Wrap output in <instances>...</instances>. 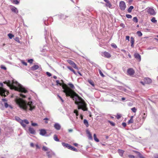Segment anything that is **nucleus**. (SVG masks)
I'll return each instance as SVG.
<instances>
[{
    "label": "nucleus",
    "instance_id": "f257e3e1",
    "mask_svg": "<svg viewBox=\"0 0 158 158\" xmlns=\"http://www.w3.org/2000/svg\"><path fill=\"white\" fill-rule=\"evenodd\" d=\"M62 88L64 89L63 92L65 94L66 96H70L74 101L75 103L78 106V109H81L84 111L87 110L86 104L81 98L77 95H74L75 93L66 84H64L62 86Z\"/></svg>",
    "mask_w": 158,
    "mask_h": 158
},
{
    "label": "nucleus",
    "instance_id": "f03ea898",
    "mask_svg": "<svg viewBox=\"0 0 158 158\" xmlns=\"http://www.w3.org/2000/svg\"><path fill=\"white\" fill-rule=\"evenodd\" d=\"M15 100L16 104L24 110H29L31 111L35 109V106L33 105V103L31 101L27 103L26 101L18 97H17Z\"/></svg>",
    "mask_w": 158,
    "mask_h": 158
},
{
    "label": "nucleus",
    "instance_id": "7ed1b4c3",
    "mask_svg": "<svg viewBox=\"0 0 158 158\" xmlns=\"http://www.w3.org/2000/svg\"><path fill=\"white\" fill-rule=\"evenodd\" d=\"M4 83L10 87L12 89L24 93L27 92V91L22 85L14 80H13L12 82L8 80L7 81L4 82Z\"/></svg>",
    "mask_w": 158,
    "mask_h": 158
},
{
    "label": "nucleus",
    "instance_id": "20e7f679",
    "mask_svg": "<svg viewBox=\"0 0 158 158\" xmlns=\"http://www.w3.org/2000/svg\"><path fill=\"white\" fill-rule=\"evenodd\" d=\"M119 7L122 10H124L126 7V5L124 1H121L119 3Z\"/></svg>",
    "mask_w": 158,
    "mask_h": 158
},
{
    "label": "nucleus",
    "instance_id": "39448f33",
    "mask_svg": "<svg viewBox=\"0 0 158 158\" xmlns=\"http://www.w3.org/2000/svg\"><path fill=\"white\" fill-rule=\"evenodd\" d=\"M147 12L152 15H156V13L154 9L149 8L147 10Z\"/></svg>",
    "mask_w": 158,
    "mask_h": 158
},
{
    "label": "nucleus",
    "instance_id": "423d86ee",
    "mask_svg": "<svg viewBox=\"0 0 158 158\" xmlns=\"http://www.w3.org/2000/svg\"><path fill=\"white\" fill-rule=\"evenodd\" d=\"M127 74L131 76L133 75L135 72L132 68L128 69L127 70Z\"/></svg>",
    "mask_w": 158,
    "mask_h": 158
},
{
    "label": "nucleus",
    "instance_id": "0eeeda50",
    "mask_svg": "<svg viewBox=\"0 0 158 158\" xmlns=\"http://www.w3.org/2000/svg\"><path fill=\"white\" fill-rule=\"evenodd\" d=\"M67 62L71 65L74 68L78 69V68L76 64L73 61L71 60H68Z\"/></svg>",
    "mask_w": 158,
    "mask_h": 158
},
{
    "label": "nucleus",
    "instance_id": "6e6552de",
    "mask_svg": "<svg viewBox=\"0 0 158 158\" xmlns=\"http://www.w3.org/2000/svg\"><path fill=\"white\" fill-rule=\"evenodd\" d=\"M25 123L26 124H28L29 123V122L27 119H25L23 120L22 123L20 124L23 128H25L26 126V125L25 124Z\"/></svg>",
    "mask_w": 158,
    "mask_h": 158
},
{
    "label": "nucleus",
    "instance_id": "1a4fd4ad",
    "mask_svg": "<svg viewBox=\"0 0 158 158\" xmlns=\"http://www.w3.org/2000/svg\"><path fill=\"white\" fill-rule=\"evenodd\" d=\"M102 54H103L102 55V56L106 58H110L111 56V55L110 53L106 52H104L102 53Z\"/></svg>",
    "mask_w": 158,
    "mask_h": 158
},
{
    "label": "nucleus",
    "instance_id": "9d476101",
    "mask_svg": "<svg viewBox=\"0 0 158 158\" xmlns=\"http://www.w3.org/2000/svg\"><path fill=\"white\" fill-rule=\"evenodd\" d=\"M134 56L138 61H140L141 60V56L138 53H135L134 54Z\"/></svg>",
    "mask_w": 158,
    "mask_h": 158
},
{
    "label": "nucleus",
    "instance_id": "9b49d317",
    "mask_svg": "<svg viewBox=\"0 0 158 158\" xmlns=\"http://www.w3.org/2000/svg\"><path fill=\"white\" fill-rule=\"evenodd\" d=\"M46 153L48 158H51L52 156L54 154L52 151H48Z\"/></svg>",
    "mask_w": 158,
    "mask_h": 158
},
{
    "label": "nucleus",
    "instance_id": "f8f14e48",
    "mask_svg": "<svg viewBox=\"0 0 158 158\" xmlns=\"http://www.w3.org/2000/svg\"><path fill=\"white\" fill-rule=\"evenodd\" d=\"M145 83L146 84H150L152 82V80L149 78L146 77L144 79Z\"/></svg>",
    "mask_w": 158,
    "mask_h": 158
},
{
    "label": "nucleus",
    "instance_id": "ddd939ff",
    "mask_svg": "<svg viewBox=\"0 0 158 158\" xmlns=\"http://www.w3.org/2000/svg\"><path fill=\"white\" fill-rule=\"evenodd\" d=\"M54 128L57 130H59L60 129L61 126L58 123H56L54 125Z\"/></svg>",
    "mask_w": 158,
    "mask_h": 158
},
{
    "label": "nucleus",
    "instance_id": "4468645a",
    "mask_svg": "<svg viewBox=\"0 0 158 158\" xmlns=\"http://www.w3.org/2000/svg\"><path fill=\"white\" fill-rule=\"evenodd\" d=\"M46 133V131L44 129H42L40 130V135L42 136L45 135Z\"/></svg>",
    "mask_w": 158,
    "mask_h": 158
},
{
    "label": "nucleus",
    "instance_id": "2eb2a0df",
    "mask_svg": "<svg viewBox=\"0 0 158 158\" xmlns=\"http://www.w3.org/2000/svg\"><path fill=\"white\" fill-rule=\"evenodd\" d=\"M29 131L32 134H35V131L33 128L30 127L29 128Z\"/></svg>",
    "mask_w": 158,
    "mask_h": 158
},
{
    "label": "nucleus",
    "instance_id": "dca6fc26",
    "mask_svg": "<svg viewBox=\"0 0 158 158\" xmlns=\"http://www.w3.org/2000/svg\"><path fill=\"white\" fill-rule=\"evenodd\" d=\"M62 144L64 147L66 148L69 149L71 145L68 143L62 142Z\"/></svg>",
    "mask_w": 158,
    "mask_h": 158
},
{
    "label": "nucleus",
    "instance_id": "f3484780",
    "mask_svg": "<svg viewBox=\"0 0 158 158\" xmlns=\"http://www.w3.org/2000/svg\"><path fill=\"white\" fill-rule=\"evenodd\" d=\"M39 68V67L38 65H34L31 67V69L32 70L34 71L38 69Z\"/></svg>",
    "mask_w": 158,
    "mask_h": 158
},
{
    "label": "nucleus",
    "instance_id": "a211bd4d",
    "mask_svg": "<svg viewBox=\"0 0 158 158\" xmlns=\"http://www.w3.org/2000/svg\"><path fill=\"white\" fill-rule=\"evenodd\" d=\"M11 10L12 12L17 14L18 12V10L17 8L14 6H13L11 8Z\"/></svg>",
    "mask_w": 158,
    "mask_h": 158
},
{
    "label": "nucleus",
    "instance_id": "6ab92c4d",
    "mask_svg": "<svg viewBox=\"0 0 158 158\" xmlns=\"http://www.w3.org/2000/svg\"><path fill=\"white\" fill-rule=\"evenodd\" d=\"M130 42H131V47L132 48H133L134 47V43L135 42V40H134V38L132 37H131V38Z\"/></svg>",
    "mask_w": 158,
    "mask_h": 158
},
{
    "label": "nucleus",
    "instance_id": "aec40b11",
    "mask_svg": "<svg viewBox=\"0 0 158 158\" xmlns=\"http://www.w3.org/2000/svg\"><path fill=\"white\" fill-rule=\"evenodd\" d=\"M15 119L20 123H22L23 120L21 119L19 117H15Z\"/></svg>",
    "mask_w": 158,
    "mask_h": 158
},
{
    "label": "nucleus",
    "instance_id": "412c9836",
    "mask_svg": "<svg viewBox=\"0 0 158 158\" xmlns=\"http://www.w3.org/2000/svg\"><path fill=\"white\" fill-rule=\"evenodd\" d=\"M86 131L87 134H88V137L89 139H90L92 140L93 138L92 137V135L90 132L88 130H87Z\"/></svg>",
    "mask_w": 158,
    "mask_h": 158
},
{
    "label": "nucleus",
    "instance_id": "4be33fe9",
    "mask_svg": "<svg viewBox=\"0 0 158 158\" xmlns=\"http://www.w3.org/2000/svg\"><path fill=\"white\" fill-rule=\"evenodd\" d=\"M118 152L119 153L120 156H122L123 155V154L124 152V151H123V150H122L118 149Z\"/></svg>",
    "mask_w": 158,
    "mask_h": 158
},
{
    "label": "nucleus",
    "instance_id": "5701e85b",
    "mask_svg": "<svg viewBox=\"0 0 158 158\" xmlns=\"http://www.w3.org/2000/svg\"><path fill=\"white\" fill-rule=\"evenodd\" d=\"M67 68L70 71L73 72L74 74L76 75L77 74L76 72L71 67L67 66Z\"/></svg>",
    "mask_w": 158,
    "mask_h": 158
},
{
    "label": "nucleus",
    "instance_id": "b1692460",
    "mask_svg": "<svg viewBox=\"0 0 158 158\" xmlns=\"http://www.w3.org/2000/svg\"><path fill=\"white\" fill-rule=\"evenodd\" d=\"M84 123L86 126V127H88L89 126V125L88 122L86 119H85L84 120Z\"/></svg>",
    "mask_w": 158,
    "mask_h": 158
},
{
    "label": "nucleus",
    "instance_id": "393cba45",
    "mask_svg": "<svg viewBox=\"0 0 158 158\" xmlns=\"http://www.w3.org/2000/svg\"><path fill=\"white\" fill-rule=\"evenodd\" d=\"M69 149L76 152L78 151V150L76 148L72 147L71 146L70 147Z\"/></svg>",
    "mask_w": 158,
    "mask_h": 158
},
{
    "label": "nucleus",
    "instance_id": "a878e982",
    "mask_svg": "<svg viewBox=\"0 0 158 158\" xmlns=\"http://www.w3.org/2000/svg\"><path fill=\"white\" fill-rule=\"evenodd\" d=\"M94 140L96 142H99V140L97 138L96 135L95 134H94Z\"/></svg>",
    "mask_w": 158,
    "mask_h": 158
},
{
    "label": "nucleus",
    "instance_id": "bb28decb",
    "mask_svg": "<svg viewBox=\"0 0 158 158\" xmlns=\"http://www.w3.org/2000/svg\"><path fill=\"white\" fill-rule=\"evenodd\" d=\"M134 8V7L133 6H131L128 8L127 10V11L129 13H131V12L132 10Z\"/></svg>",
    "mask_w": 158,
    "mask_h": 158
},
{
    "label": "nucleus",
    "instance_id": "cd10ccee",
    "mask_svg": "<svg viewBox=\"0 0 158 158\" xmlns=\"http://www.w3.org/2000/svg\"><path fill=\"white\" fill-rule=\"evenodd\" d=\"M53 138L54 140L58 142L59 141V139L57 138V136L56 135H54Z\"/></svg>",
    "mask_w": 158,
    "mask_h": 158
},
{
    "label": "nucleus",
    "instance_id": "c85d7f7f",
    "mask_svg": "<svg viewBox=\"0 0 158 158\" xmlns=\"http://www.w3.org/2000/svg\"><path fill=\"white\" fill-rule=\"evenodd\" d=\"M151 21L153 23H156L157 22V20L156 19V18L154 17H153L151 19Z\"/></svg>",
    "mask_w": 158,
    "mask_h": 158
},
{
    "label": "nucleus",
    "instance_id": "c756f323",
    "mask_svg": "<svg viewBox=\"0 0 158 158\" xmlns=\"http://www.w3.org/2000/svg\"><path fill=\"white\" fill-rule=\"evenodd\" d=\"M4 91V89L0 87V95L3 96V94H3V93H2V92Z\"/></svg>",
    "mask_w": 158,
    "mask_h": 158
},
{
    "label": "nucleus",
    "instance_id": "7c9ffc66",
    "mask_svg": "<svg viewBox=\"0 0 158 158\" xmlns=\"http://www.w3.org/2000/svg\"><path fill=\"white\" fill-rule=\"evenodd\" d=\"M50 36H51V37L52 40L53 42H55V41H56V42H57V40L56 39V38L54 37H52L51 35V34H50Z\"/></svg>",
    "mask_w": 158,
    "mask_h": 158
},
{
    "label": "nucleus",
    "instance_id": "2f4dec72",
    "mask_svg": "<svg viewBox=\"0 0 158 158\" xmlns=\"http://www.w3.org/2000/svg\"><path fill=\"white\" fill-rule=\"evenodd\" d=\"M67 16H66V15H60V18L61 19H65L66 17H67Z\"/></svg>",
    "mask_w": 158,
    "mask_h": 158
},
{
    "label": "nucleus",
    "instance_id": "473e14b6",
    "mask_svg": "<svg viewBox=\"0 0 158 158\" xmlns=\"http://www.w3.org/2000/svg\"><path fill=\"white\" fill-rule=\"evenodd\" d=\"M68 85L72 89H74L75 88L74 85L72 83H69L68 84Z\"/></svg>",
    "mask_w": 158,
    "mask_h": 158
},
{
    "label": "nucleus",
    "instance_id": "72a5a7b5",
    "mask_svg": "<svg viewBox=\"0 0 158 158\" xmlns=\"http://www.w3.org/2000/svg\"><path fill=\"white\" fill-rule=\"evenodd\" d=\"M147 116L146 114L145 113H144L142 115V119L144 121L145 120V118H146V117Z\"/></svg>",
    "mask_w": 158,
    "mask_h": 158
},
{
    "label": "nucleus",
    "instance_id": "f704fd0d",
    "mask_svg": "<svg viewBox=\"0 0 158 158\" xmlns=\"http://www.w3.org/2000/svg\"><path fill=\"white\" fill-rule=\"evenodd\" d=\"M133 21L135 23H137L138 22V20L136 17H134L133 19Z\"/></svg>",
    "mask_w": 158,
    "mask_h": 158
},
{
    "label": "nucleus",
    "instance_id": "c9c22d12",
    "mask_svg": "<svg viewBox=\"0 0 158 158\" xmlns=\"http://www.w3.org/2000/svg\"><path fill=\"white\" fill-rule=\"evenodd\" d=\"M88 81L89 83L90 84L92 85L93 86H94V85L93 81L90 80H89Z\"/></svg>",
    "mask_w": 158,
    "mask_h": 158
},
{
    "label": "nucleus",
    "instance_id": "e433bc0d",
    "mask_svg": "<svg viewBox=\"0 0 158 158\" xmlns=\"http://www.w3.org/2000/svg\"><path fill=\"white\" fill-rule=\"evenodd\" d=\"M8 36H9V38L11 39L13 37H14V35L11 34H10V33H9L8 34Z\"/></svg>",
    "mask_w": 158,
    "mask_h": 158
},
{
    "label": "nucleus",
    "instance_id": "4c0bfd02",
    "mask_svg": "<svg viewBox=\"0 0 158 158\" xmlns=\"http://www.w3.org/2000/svg\"><path fill=\"white\" fill-rule=\"evenodd\" d=\"M137 34L139 36H141L142 35V34L140 31H138L137 32Z\"/></svg>",
    "mask_w": 158,
    "mask_h": 158
},
{
    "label": "nucleus",
    "instance_id": "58836bf2",
    "mask_svg": "<svg viewBox=\"0 0 158 158\" xmlns=\"http://www.w3.org/2000/svg\"><path fill=\"white\" fill-rule=\"evenodd\" d=\"M131 110L134 113L136 112L137 111V109L135 107L131 108Z\"/></svg>",
    "mask_w": 158,
    "mask_h": 158
},
{
    "label": "nucleus",
    "instance_id": "ea45409f",
    "mask_svg": "<svg viewBox=\"0 0 158 158\" xmlns=\"http://www.w3.org/2000/svg\"><path fill=\"white\" fill-rule=\"evenodd\" d=\"M21 62L22 64L25 66H27V64L26 62H24L23 60H21Z\"/></svg>",
    "mask_w": 158,
    "mask_h": 158
},
{
    "label": "nucleus",
    "instance_id": "a19ab883",
    "mask_svg": "<svg viewBox=\"0 0 158 158\" xmlns=\"http://www.w3.org/2000/svg\"><path fill=\"white\" fill-rule=\"evenodd\" d=\"M126 16L127 18L128 19H131L132 18V16L131 15L129 14H126Z\"/></svg>",
    "mask_w": 158,
    "mask_h": 158
},
{
    "label": "nucleus",
    "instance_id": "79ce46f5",
    "mask_svg": "<svg viewBox=\"0 0 158 158\" xmlns=\"http://www.w3.org/2000/svg\"><path fill=\"white\" fill-rule=\"evenodd\" d=\"M108 122L110 124L113 126H115V123H113V122H112V121H108Z\"/></svg>",
    "mask_w": 158,
    "mask_h": 158
},
{
    "label": "nucleus",
    "instance_id": "37998d69",
    "mask_svg": "<svg viewBox=\"0 0 158 158\" xmlns=\"http://www.w3.org/2000/svg\"><path fill=\"white\" fill-rule=\"evenodd\" d=\"M111 46H112V47L114 48H117V46H116V45L114 43H112V44H111Z\"/></svg>",
    "mask_w": 158,
    "mask_h": 158
},
{
    "label": "nucleus",
    "instance_id": "c03bdc74",
    "mask_svg": "<svg viewBox=\"0 0 158 158\" xmlns=\"http://www.w3.org/2000/svg\"><path fill=\"white\" fill-rule=\"evenodd\" d=\"M134 121L133 119H130L128 121V124H130L133 123Z\"/></svg>",
    "mask_w": 158,
    "mask_h": 158
},
{
    "label": "nucleus",
    "instance_id": "a18cd8bd",
    "mask_svg": "<svg viewBox=\"0 0 158 158\" xmlns=\"http://www.w3.org/2000/svg\"><path fill=\"white\" fill-rule=\"evenodd\" d=\"M99 72L100 75L102 77H104L105 76L102 73V72L100 70H99Z\"/></svg>",
    "mask_w": 158,
    "mask_h": 158
},
{
    "label": "nucleus",
    "instance_id": "49530a36",
    "mask_svg": "<svg viewBox=\"0 0 158 158\" xmlns=\"http://www.w3.org/2000/svg\"><path fill=\"white\" fill-rule=\"evenodd\" d=\"M48 148L47 147L44 146H43L42 148V149L44 151H47L48 150Z\"/></svg>",
    "mask_w": 158,
    "mask_h": 158
},
{
    "label": "nucleus",
    "instance_id": "de8ad7c7",
    "mask_svg": "<svg viewBox=\"0 0 158 158\" xmlns=\"http://www.w3.org/2000/svg\"><path fill=\"white\" fill-rule=\"evenodd\" d=\"M134 152H135V153H136L138 155V156H139L141 154L139 152L137 151H133Z\"/></svg>",
    "mask_w": 158,
    "mask_h": 158
},
{
    "label": "nucleus",
    "instance_id": "09e8293b",
    "mask_svg": "<svg viewBox=\"0 0 158 158\" xmlns=\"http://www.w3.org/2000/svg\"><path fill=\"white\" fill-rule=\"evenodd\" d=\"M74 113L75 114H76V116H78V111L77 110H75L74 111Z\"/></svg>",
    "mask_w": 158,
    "mask_h": 158
},
{
    "label": "nucleus",
    "instance_id": "8fccbe9b",
    "mask_svg": "<svg viewBox=\"0 0 158 158\" xmlns=\"http://www.w3.org/2000/svg\"><path fill=\"white\" fill-rule=\"evenodd\" d=\"M1 68L2 69H3L4 70H6V67L2 65H1Z\"/></svg>",
    "mask_w": 158,
    "mask_h": 158
},
{
    "label": "nucleus",
    "instance_id": "3c124183",
    "mask_svg": "<svg viewBox=\"0 0 158 158\" xmlns=\"http://www.w3.org/2000/svg\"><path fill=\"white\" fill-rule=\"evenodd\" d=\"M44 35H45V39H46L47 37V30L46 29H45Z\"/></svg>",
    "mask_w": 158,
    "mask_h": 158
},
{
    "label": "nucleus",
    "instance_id": "603ef678",
    "mask_svg": "<svg viewBox=\"0 0 158 158\" xmlns=\"http://www.w3.org/2000/svg\"><path fill=\"white\" fill-rule=\"evenodd\" d=\"M56 82L57 85H62V84L59 82V80H56Z\"/></svg>",
    "mask_w": 158,
    "mask_h": 158
},
{
    "label": "nucleus",
    "instance_id": "864d4df0",
    "mask_svg": "<svg viewBox=\"0 0 158 158\" xmlns=\"http://www.w3.org/2000/svg\"><path fill=\"white\" fill-rule=\"evenodd\" d=\"M13 2L15 4H18L19 3V2L17 0H14Z\"/></svg>",
    "mask_w": 158,
    "mask_h": 158
},
{
    "label": "nucleus",
    "instance_id": "5fc2aeb1",
    "mask_svg": "<svg viewBox=\"0 0 158 158\" xmlns=\"http://www.w3.org/2000/svg\"><path fill=\"white\" fill-rule=\"evenodd\" d=\"M33 60L32 59H29L28 60V62L30 64L32 63Z\"/></svg>",
    "mask_w": 158,
    "mask_h": 158
},
{
    "label": "nucleus",
    "instance_id": "6e6d98bb",
    "mask_svg": "<svg viewBox=\"0 0 158 158\" xmlns=\"http://www.w3.org/2000/svg\"><path fill=\"white\" fill-rule=\"evenodd\" d=\"M20 96L21 97H22L23 98H25L26 97L25 95H24V94H20Z\"/></svg>",
    "mask_w": 158,
    "mask_h": 158
},
{
    "label": "nucleus",
    "instance_id": "4d7b16f0",
    "mask_svg": "<svg viewBox=\"0 0 158 158\" xmlns=\"http://www.w3.org/2000/svg\"><path fill=\"white\" fill-rule=\"evenodd\" d=\"M128 156L130 158H135V156H134L131 155H129Z\"/></svg>",
    "mask_w": 158,
    "mask_h": 158
},
{
    "label": "nucleus",
    "instance_id": "13d9d810",
    "mask_svg": "<svg viewBox=\"0 0 158 158\" xmlns=\"http://www.w3.org/2000/svg\"><path fill=\"white\" fill-rule=\"evenodd\" d=\"M31 125L32 126H37L38 125L36 123H31Z\"/></svg>",
    "mask_w": 158,
    "mask_h": 158
},
{
    "label": "nucleus",
    "instance_id": "bf43d9fd",
    "mask_svg": "<svg viewBox=\"0 0 158 158\" xmlns=\"http://www.w3.org/2000/svg\"><path fill=\"white\" fill-rule=\"evenodd\" d=\"M47 75L49 77H50L51 76V74L49 72H47L46 73Z\"/></svg>",
    "mask_w": 158,
    "mask_h": 158
},
{
    "label": "nucleus",
    "instance_id": "052dcab7",
    "mask_svg": "<svg viewBox=\"0 0 158 158\" xmlns=\"http://www.w3.org/2000/svg\"><path fill=\"white\" fill-rule=\"evenodd\" d=\"M154 157L155 158H158V154H156L154 155Z\"/></svg>",
    "mask_w": 158,
    "mask_h": 158
},
{
    "label": "nucleus",
    "instance_id": "680f3d73",
    "mask_svg": "<svg viewBox=\"0 0 158 158\" xmlns=\"http://www.w3.org/2000/svg\"><path fill=\"white\" fill-rule=\"evenodd\" d=\"M122 125L123 127H126L127 124L125 123L124 122L122 123Z\"/></svg>",
    "mask_w": 158,
    "mask_h": 158
},
{
    "label": "nucleus",
    "instance_id": "e2e57ef3",
    "mask_svg": "<svg viewBox=\"0 0 158 158\" xmlns=\"http://www.w3.org/2000/svg\"><path fill=\"white\" fill-rule=\"evenodd\" d=\"M121 117V116L119 114H117V116H116V118H117L118 119H119V118H120Z\"/></svg>",
    "mask_w": 158,
    "mask_h": 158
},
{
    "label": "nucleus",
    "instance_id": "0e129e2a",
    "mask_svg": "<svg viewBox=\"0 0 158 158\" xmlns=\"http://www.w3.org/2000/svg\"><path fill=\"white\" fill-rule=\"evenodd\" d=\"M129 38L130 37L129 36H126V39L127 40H128V41H129Z\"/></svg>",
    "mask_w": 158,
    "mask_h": 158
},
{
    "label": "nucleus",
    "instance_id": "69168bd1",
    "mask_svg": "<svg viewBox=\"0 0 158 158\" xmlns=\"http://www.w3.org/2000/svg\"><path fill=\"white\" fill-rule=\"evenodd\" d=\"M5 106L6 108H7L8 106V105L7 103H5Z\"/></svg>",
    "mask_w": 158,
    "mask_h": 158
},
{
    "label": "nucleus",
    "instance_id": "338daca9",
    "mask_svg": "<svg viewBox=\"0 0 158 158\" xmlns=\"http://www.w3.org/2000/svg\"><path fill=\"white\" fill-rule=\"evenodd\" d=\"M30 146H31V147H34V143H30Z\"/></svg>",
    "mask_w": 158,
    "mask_h": 158
},
{
    "label": "nucleus",
    "instance_id": "774afa93",
    "mask_svg": "<svg viewBox=\"0 0 158 158\" xmlns=\"http://www.w3.org/2000/svg\"><path fill=\"white\" fill-rule=\"evenodd\" d=\"M139 157L140 158H145L141 155V154L139 156Z\"/></svg>",
    "mask_w": 158,
    "mask_h": 158
}]
</instances>
